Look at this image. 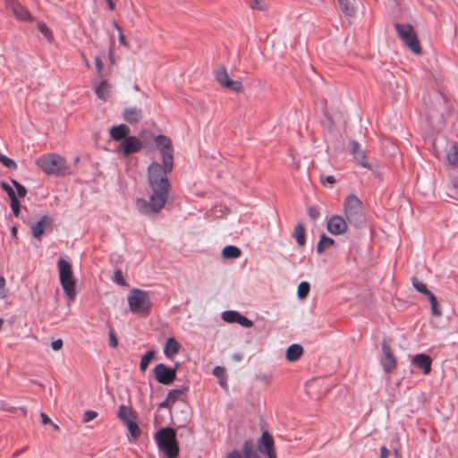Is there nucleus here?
<instances>
[{
    "mask_svg": "<svg viewBox=\"0 0 458 458\" xmlns=\"http://www.w3.org/2000/svg\"><path fill=\"white\" fill-rule=\"evenodd\" d=\"M174 162L170 166L166 161L162 164L152 162L148 167V183L151 190L149 200L138 199L136 208L142 215H150L159 212L165 205L170 188L167 174L173 171Z\"/></svg>",
    "mask_w": 458,
    "mask_h": 458,
    "instance_id": "obj_1",
    "label": "nucleus"
},
{
    "mask_svg": "<svg viewBox=\"0 0 458 458\" xmlns=\"http://www.w3.org/2000/svg\"><path fill=\"white\" fill-rule=\"evenodd\" d=\"M156 442L167 458H176L179 454V446L176 439V432L172 428H164L158 430L155 436Z\"/></svg>",
    "mask_w": 458,
    "mask_h": 458,
    "instance_id": "obj_2",
    "label": "nucleus"
},
{
    "mask_svg": "<svg viewBox=\"0 0 458 458\" xmlns=\"http://www.w3.org/2000/svg\"><path fill=\"white\" fill-rule=\"evenodd\" d=\"M59 280L64 292L70 301L76 296V279L73 276L72 265L69 261L60 259L57 261Z\"/></svg>",
    "mask_w": 458,
    "mask_h": 458,
    "instance_id": "obj_3",
    "label": "nucleus"
},
{
    "mask_svg": "<svg viewBox=\"0 0 458 458\" xmlns=\"http://www.w3.org/2000/svg\"><path fill=\"white\" fill-rule=\"evenodd\" d=\"M127 301L129 310L133 314L148 313L152 306L149 293L139 288H133L129 292Z\"/></svg>",
    "mask_w": 458,
    "mask_h": 458,
    "instance_id": "obj_4",
    "label": "nucleus"
},
{
    "mask_svg": "<svg viewBox=\"0 0 458 458\" xmlns=\"http://www.w3.org/2000/svg\"><path fill=\"white\" fill-rule=\"evenodd\" d=\"M344 212L350 224L360 226L364 220V212L362 203L356 195L350 194L345 198Z\"/></svg>",
    "mask_w": 458,
    "mask_h": 458,
    "instance_id": "obj_5",
    "label": "nucleus"
},
{
    "mask_svg": "<svg viewBox=\"0 0 458 458\" xmlns=\"http://www.w3.org/2000/svg\"><path fill=\"white\" fill-rule=\"evenodd\" d=\"M36 164L47 174H59L65 168L64 159L55 153L42 156Z\"/></svg>",
    "mask_w": 458,
    "mask_h": 458,
    "instance_id": "obj_6",
    "label": "nucleus"
},
{
    "mask_svg": "<svg viewBox=\"0 0 458 458\" xmlns=\"http://www.w3.org/2000/svg\"><path fill=\"white\" fill-rule=\"evenodd\" d=\"M395 30L400 37V38L403 41V43L414 53H420V46L416 36V33L413 30V27L411 24H400L396 23L394 25Z\"/></svg>",
    "mask_w": 458,
    "mask_h": 458,
    "instance_id": "obj_7",
    "label": "nucleus"
},
{
    "mask_svg": "<svg viewBox=\"0 0 458 458\" xmlns=\"http://www.w3.org/2000/svg\"><path fill=\"white\" fill-rule=\"evenodd\" d=\"M154 374L158 383L169 385L176 377V369H172L163 363H159L154 368Z\"/></svg>",
    "mask_w": 458,
    "mask_h": 458,
    "instance_id": "obj_8",
    "label": "nucleus"
},
{
    "mask_svg": "<svg viewBox=\"0 0 458 458\" xmlns=\"http://www.w3.org/2000/svg\"><path fill=\"white\" fill-rule=\"evenodd\" d=\"M216 81L223 87L230 89L233 91L239 92L242 90V83L239 81H233L229 78L228 72L224 66L216 69L215 72Z\"/></svg>",
    "mask_w": 458,
    "mask_h": 458,
    "instance_id": "obj_9",
    "label": "nucleus"
},
{
    "mask_svg": "<svg viewBox=\"0 0 458 458\" xmlns=\"http://www.w3.org/2000/svg\"><path fill=\"white\" fill-rule=\"evenodd\" d=\"M4 6L19 21H30L33 19L28 9L14 0H6Z\"/></svg>",
    "mask_w": 458,
    "mask_h": 458,
    "instance_id": "obj_10",
    "label": "nucleus"
},
{
    "mask_svg": "<svg viewBox=\"0 0 458 458\" xmlns=\"http://www.w3.org/2000/svg\"><path fill=\"white\" fill-rule=\"evenodd\" d=\"M155 143L160 150L163 161H166L170 166V162H174L171 140L165 135H158L155 138Z\"/></svg>",
    "mask_w": 458,
    "mask_h": 458,
    "instance_id": "obj_11",
    "label": "nucleus"
},
{
    "mask_svg": "<svg viewBox=\"0 0 458 458\" xmlns=\"http://www.w3.org/2000/svg\"><path fill=\"white\" fill-rule=\"evenodd\" d=\"M258 447L259 451L263 453L267 458L276 455L273 437L267 431L263 432L259 439Z\"/></svg>",
    "mask_w": 458,
    "mask_h": 458,
    "instance_id": "obj_12",
    "label": "nucleus"
},
{
    "mask_svg": "<svg viewBox=\"0 0 458 458\" xmlns=\"http://www.w3.org/2000/svg\"><path fill=\"white\" fill-rule=\"evenodd\" d=\"M222 319L227 323H237L243 327L250 328L253 322L235 310H226L221 315Z\"/></svg>",
    "mask_w": 458,
    "mask_h": 458,
    "instance_id": "obj_13",
    "label": "nucleus"
},
{
    "mask_svg": "<svg viewBox=\"0 0 458 458\" xmlns=\"http://www.w3.org/2000/svg\"><path fill=\"white\" fill-rule=\"evenodd\" d=\"M327 228L332 234L340 235L347 231V223L343 216L335 215L327 220Z\"/></svg>",
    "mask_w": 458,
    "mask_h": 458,
    "instance_id": "obj_14",
    "label": "nucleus"
},
{
    "mask_svg": "<svg viewBox=\"0 0 458 458\" xmlns=\"http://www.w3.org/2000/svg\"><path fill=\"white\" fill-rule=\"evenodd\" d=\"M350 150L354 161L358 165L367 169L372 168L371 165L368 162L366 158L365 150L360 148V144L356 140H352L350 142Z\"/></svg>",
    "mask_w": 458,
    "mask_h": 458,
    "instance_id": "obj_15",
    "label": "nucleus"
},
{
    "mask_svg": "<svg viewBox=\"0 0 458 458\" xmlns=\"http://www.w3.org/2000/svg\"><path fill=\"white\" fill-rule=\"evenodd\" d=\"M141 148V141L135 136H127L120 144L119 150L126 157Z\"/></svg>",
    "mask_w": 458,
    "mask_h": 458,
    "instance_id": "obj_16",
    "label": "nucleus"
},
{
    "mask_svg": "<svg viewBox=\"0 0 458 458\" xmlns=\"http://www.w3.org/2000/svg\"><path fill=\"white\" fill-rule=\"evenodd\" d=\"M383 359L381 360V365L386 373L393 371L396 368V360L388 344L384 342L382 344Z\"/></svg>",
    "mask_w": 458,
    "mask_h": 458,
    "instance_id": "obj_17",
    "label": "nucleus"
},
{
    "mask_svg": "<svg viewBox=\"0 0 458 458\" xmlns=\"http://www.w3.org/2000/svg\"><path fill=\"white\" fill-rule=\"evenodd\" d=\"M411 362L423 371V374L428 375L431 371L432 359L425 354L419 353L412 357Z\"/></svg>",
    "mask_w": 458,
    "mask_h": 458,
    "instance_id": "obj_18",
    "label": "nucleus"
},
{
    "mask_svg": "<svg viewBox=\"0 0 458 458\" xmlns=\"http://www.w3.org/2000/svg\"><path fill=\"white\" fill-rule=\"evenodd\" d=\"M51 225L52 219L47 216H43L39 221L30 226L33 237L40 240L46 229L49 228Z\"/></svg>",
    "mask_w": 458,
    "mask_h": 458,
    "instance_id": "obj_19",
    "label": "nucleus"
},
{
    "mask_svg": "<svg viewBox=\"0 0 458 458\" xmlns=\"http://www.w3.org/2000/svg\"><path fill=\"white\" fill-rule=\"evenodd\" d=\"M109 132H110L111 138L114 140H115V141L123 140L129 134L130 128L125 124H119L116 126H113L110 129Z\"/></svg>",
    "mask_w": 458,
    "mask_h": 458,
    "instance_id": "obj_20",
    "label": "nucleus"
},
{
    "mask_svg": "<svg viewBox=\"0 0 458 458\" xmlns=\"http://www.w3.org/2000/svg\"><path fill=\"white\" fill-rule=\"evenodd\" d=\"M123 118L130 123H136L142 118V111L137 107H128L123 111Z\"/></svg>",
    "mask_w": 458,
    "mask_h": 458,
    "instance_id": "obj_21",
    "label": "nucleus"
},
{
    "mask_svg": "<svg viewBox=\"0 0 458 458\" xmlns=\"http://www.w3.org/2000/svg\"><path fill=\"white\" fill-rule=\"evenodd\" d=\"M179 350H180V344L176 341V339L174 337H169L166 340L165 347H164V354L167 358H172L173 356H174L175 354L178 353Z\"/></svg>",
    "mask_w": 458,
    "mask_h": 458,
    "instance_id": "obj_22",
    "label": "nucleus"
},
{
    "mask_svg": "<svg viewBox=\"0 0 458 458\" xmlns=\"http://www.w3.org/2000/svg\"><path fill=\"white\" fill-rule=\"evenodd\" d=\"M242 455V458H261L259 454V450L255 447L253 442L250 440L244 442Z\"/></svg>",
    "mask_w": 458,
    "mask_h": 458,
    "instance_id": "obj_23",
    "label": "nucleus"
},
{
    "mask_svg": "<svg viewBox=\"0 0 458 458\" xmlns=\"http://www.w3.org/2000/svg\"><path fill=\"white\" fill-rule=\"evenodd\" d=\"M111 86L106 80H103L99 84L95 85V92L97 96L102 99L106 100L110 96Z\"/></svg>",
    "mask_w": 458,
    "mask_h": 458,
    "instance_id": "obj_24",
    "label": "nucleus"
},
{
    "mask_svg": "<svg viewBox=\"0 0 458 458\" xmlns=\"http://www.w3.org/2000/svg\"><path fill=\"white\" fill-rule=\"evenodd\" d=\"M117 416L123 423H126V421H131L133 420H136V415L132 409L124 404H122L119 407Z\"/></svg>",
    "mask_w": 458,
    "mask_h": 458,
    "instance_id": "obj_25",
    "label": "nucleus"
},
{
    "mask_svg": "<svg viewBox=\"0 0 458 458\" xmlns=\"http://www.w3.org/2000/svg\"><path fill=\"white\" fill-rule=\"evenodd\" d=\"M303 353V349L300 344L290 345L286 351V359L289 361L298 360Z\"/></svg>",
    "mask_w": 458,
    "mask_h": 458,
    "instance_id": "obj_26",
    "label": "nucleus"
},
{
    "mask_svg": "<svg viewBox=\"0 0 458 458\" xmlns=\"http://www.w3.org/2000/svg\"><path fill=\"white\" fill-rule=\"evenodd\" d=\"M242 254V250L233 245H227L222 250V257L225 259H238Z\"/></svg>",
    "mask_w": 458,
    "mask_h": 458,
    "instance_id": "obj_27",
    "label": "nucleus"
},
{
    "mask_svg": "<svg viewBox=\"0 0 458 458\" xmlns=\"http://www.w3.org/2000/svg\"><path fill=\"white\" fill-rule=\"evenodd\" d=\"M335 243L334 239L327 236L326 234H322L320 240L317 244V251L321 254L327 248L333 246Z\"/></svg>",
    "mask_w": 458,
    "mask_h": 458,
    "instance_id": "obj_28",
    "label": "nucleus"
},
{
    "mask_svg": "<svg viewBox=\"0 0 458 458\" xmlns=\"http://www.w3.org/2000/svg\"><path fill=\"white\" fill-rule=\"evenodd\" d=\"M446 158L450 164H458V144L454 143L450 146L446 153Z\"/></svg>",
    "mask_w": 458,
    "mask_h": 458,
    "instance_id": "obj_29",
    "label": "nucleus"
},
{
    "mask_svg": "<svg viewBox=\"0 0 458 458\" xmlns=\"http://www.w3.org/2000/svg\"><path fill=\"white\" fill-rule=\"evenodd\" d=\"M293 236L295 237L298 245L303 246L305 244V229L301 224H298L295 226Z\"/></svg>",
    "mask_w": 458,
    "mask_h": 458,
    "instance_id": "obj_30",
    "label": "nucleus"
},
{
    "mask_svg": "<svg viewBox=\"0 0 458 458\" xmlns=\"http://www.w3.org/2000/svg\"><path fill=\"white\" fill-rule=\"evenodd\" d=\"M155 352L154 351H148L145 352V354L141 357L140 362V369L141 371H145L147 368L148 367L149 362L154 358Z\"/></svg>",
    "mask_w": 458,
    "mask_h": 458,
    "instance_id": "obj_31",
    "label": "nucleus"
},
{
    "mask_svg": "<svg viewBox=\"0 0 458 458\" xmlns=\"http://www.w3.org/2000/svg\"><path fill=\"white\" fill-rule=\"evenodd\" d=\"M412 285L419 293H423L428 297H430V293H433L428 289L427 285L418 278H412Z\"/></svg>",
    "mask_w": 458,
    "mask_h": 458,
    "instance_id": "obj_32",
    "label": "nucleus"
},
{
    "mask_svg": "<svg viewBox=\"0 0 458 458\" xmlns=\"http://www.w3.org/2000/svg\"><path fill=\"white\" fill-rule=\"evenodd\" d=\"M310 290V285L308 282H306V281L301 282L298 285V290H297L298 298L301 300L305 299L308 296Z\"/></svg>",
    "mask_w": 458,
    "mask_h": 458,
    "instance_id": "obj_33",
    "label": "nucleus"
},
{
    "mask_svg": "<svg viewBox=\"0 0 458 458\" xmlns=\"http://www.w3.org/2000/svg\"><path fill=\"white\" fill-rule=\"evenodd\" d=\"M124 425L126 426L128 431L130 432L131 436L132 438H137L140 434V429L138 426V424L136 423L135 420H131V421H126V423H124Z\"/></svg>",
    "mask_w": 458,
    "mask_h": 458,
    "instance_id": "obj_34",
    "label": "nucleus"
},
{
    "mask_svg": "<svg viewBox=\"0 0 458 458\" xmlns=\"http://www.w3.org/2000/svg\"><path fill=\"white\" fill-rule=\"evenodd\" d=\"M428 300L430 302L432 313L437 317H440L442 315V311L437 306V301L434 293H430V297H428Z\"/></svg>",
    "mask_w": 458,
    "mask_h": 458,
    "instance_id": "obj_35",
    "label": "nucleus"
},
{
    "mask_svg": "<svg viewBox=\"0 0 458 458\" xmlns=\"http://www.w3.org/2000/svg\"><path fill=\"white\" fill-rule=\"evenodd\" d=\"M0 162L7 168L9 169H16L17 168V164L15 163L14 160H13L12 158H9L7 157H5L4 155L1 154L0 153Z\"/></svg>",
    "mask_w": 458,
    "mask_h": 458,
    "instance_id": "obj_36",
    "label": "nucleus"
},
{
    "mask_svg": "<svg viewBox=\"0 0 458 458\" xmlns=\"http://www.w3.org/2000/svg\"><path fill=\"white\" fill-rule=\"evenodd\" d=\"M38 29L48 41L52 40V38H53L52 31L45 23H43V22L38 23Z\"/></svg>",
    "mask_w": 458,
    "mask_h": 458,
    "instance_id": "obj_37",
    "label": "nucleus"
},
{
    "mask_svg": "<svg viewBox=\"0 0 458 458\" xmlns=\"http://www.w3.org/2000/svg\"><path fill=\"white\" fill-rule=\"evenodd\" d=\"M340 5L341 10L346 13L347 15H352L353 13V8L350 4L348 0H337Z\"/></svg>",
    "mask_w": 458,
    "mask_h": 458,
    "instance_id": "obj_38",
    "label": "nucleus"
},
{
    "mask_svg": "<svg viewBox=\"0 0 458 458\" xmlns=\"http://www.w3.org/2000/svg\"><path fill=\"white\" fill-rule=\"evenodd\" d=\"M249 5L251 9L259 11H263L267 7L265 0H249Z\"/></svg>",
    "mask_w": 458,
    "mask_h": 458,
    "instance_id": "obj_39",
    "label": "nucleus"
},
{
    "mask_svg": "<svg viewBox=\"0 0 458 458\" xmlns=\"http://www.w3.org/2000/svg\"><path fill=\"white\" fill-rule=\"evenodd\" d=\"M13 184L16 189V193L19 197H24L27 194L26 188L15 180H12Z\"/></svg>",
    "mask_w": 458,
    "mask_h": 458,
    "instance_id": "obj_40",
    "label": "nucleus"
},
{
    "mask_svg": "<svg viewBox=\"0 0 458 458\" xmlns=\"http://www.w3.org/2000/svg\"><path fill=\"white\" fill-rule=\"evenodd\" d=\"M10 200H11L12 211L15 216H18L20 214V207H21L20 201L18 200L17 198H12V199H10Z\"/></svg>",
    "mask_w": 458,
    "mask_h": 458,
    "instance_id": "obj_41",
    "label": "nucleus"
},
{
    "mask_svg": "<svg viewBox=\"0 0 458 458\" xmlns=\"http://www.w3.org/2000/svg\"><path fill=\"white\" fill-rule=\"evenodd\" d=\"M113 281L119 284V285H124L125 284V281L123 277V274L120 270H116L114 271V277H113Z\"/></svg>",
    "mask_w": 458,
    "mask_h": 458,
    "instance_id": "obj_42",
    "label": "nucleus"
},
{
    "mask_svg": "<svg viewBox=\"0 0 458 458\" xmlns=\"http://www.w3.org/2000/svg\"><path fill=\"white\" fill-rule=\"evenodd\" d=\"M108 337H109V346L111 348H116L118 345V340L117 337L114 332V330H109L108 332Z\"/></svg>",
    "mask_w": 458,
    "mask_h": 458,
    "instance_id": "obj_43",
    "label": "nucleus"
},
{
    "mask_svg": "<svg viewBox=\"0 0 458 458\" xmlns=\"http://www.w3.org/2000/svg\"><path fill=\"white\" fill-rule=\"evenodd\" d=\"M308 215L312 220H317L319 217L320 213L317 207H310L308 208Z\"/></svg>",
    "mask_w": 458,
    "mask_h": 458,
    "instance_id": "obj_44",
    "label": "nucleus"
},
{
    "mask_svg": "<svg viewBox=\"0 0 458 458\" xmlns=\"http://www.w3.org/2000/svg\"><path fill=\"white\" fill-rule=\"evenodd\" d=\"M7 293L5 279L4 276H0V299H4L7 296Z\"/></svg>",
    "mask_w": 458,
    "mask_h": 458,
    "instance_id": "obj_45",
    "label": "nucleus"
},
{
    "mask_svg": "<svg viewBox=\"0 0 458 458\" xmlns=\"http://www.w3.org/2000/svg\"><path fill=\"white\" fill-rule=\"evenodd\" d=\"M449 195H450V197L458 199V181L454 182L453 184L450 186Z\"/></svg>",
    "mask_w": 458,
    "mask_h": 458,
    "instance_id": "obj_46",
    "label": "nucleus"
},
{
    "mask_svg": "<svg viewBox=\"0 0 458 458\" xmlns=\"http://www.w3.org/2000/svg\"><path fill=\"white\" fill-rule=\"evenodd\" d=\"M2 188L6 191L10 199H12V198H17L13 189L8 183L2 182Z\"/></svg>",
    "mask_w": 458,
    "mask_h": 458,
    "instance_id": "obj_47",
    "label": "nucleus"
},
{
    "mask_svg": "<svg viewBox=\"0 0 458 458\" xmlns=\"http://www.w3.org/2000/svg\"><path fill=\"white\" fill-rule=\"evenodd\" d=\"M98 413L94 411H87L84 413V420L86 422L94 420L97 417Z\"/></svg>",
    "mask_w": 458,
    "mask_h": 458,
    "instance_id": "obj_48",
    "label": "nucleus"
},
{
    "mask_svg": "<svg viewBox=\"0 0 458 458\" xmlns=\"http://www.w3.org/2000/svg\"><path fill=\"white\" fill-rule=\"evenodd\" d=\"M213 374L217 377H224V374H225V369L224 368L220 367V366H216L214 369H213Z\"/></svg>",
    "mask_w": 458,
    "mask_h": 458,
    "instance_id": "obj_49",
    "label": "nucleus"
},
{
    "mask_svg": "<svg viewBox=\"0 0 458 458\" xmlns=\"http://www.w3.org/2000/svg\"><path fill=\"white\" fill-rule=\"evenodd\" d=\"M181 394V391L180 390H177V389H174V390H171L169 391L168 394H167V398L166 400L167 401H172V400H174L176 398V396L178 394Z\"/></svg>",
    "mask_w": 458,
    "mask_h": 458,
    "instance_id": "obj_50",
    "label": "nucleus"
},
{
    "mask_svg": "<svg viewBox=\"0 0 458 458\" xmlns=\"http://www.w3.org/2000/svg\"><path fill=\"white\" fill-rule=\"evenodd\" d=\"M63 346V341L61 339L55 340L51 343V347L54 351H58Z\"/></svg>",
    "mask_w": 458,
    "mask_h": 458,
    "instance_id": "obj_51",
    "label": "nucleus"
},
{
    "mask_svg": "<svg viewBox=\"0 0 458 458\" xmlns=\"http://www.w3.org/2000/svg\"><path fill=\"white\" fill-rule=\"evenodd\" d=\"M259 380L266 383V384H269L272 380V376L271 375H267V374H261L258 377Z\"/></svg>",
    "mask_w": 458,
    "mask_h": 458,
    "instance_id": "obj_52",
    "label": "nucleus"
},
{
    "mask_svg": "<svg viewBox=\"0 0 458 458\" xmlns=\"http://www.w3.org/2000/svg\"><path fill=\"white\" fill-rule=\"evenodd\" d=\"M321 182L323 184H325V183L334 184L335 182V179L333 175H327L326 177H321Z\"/></svg>",
    "mask_w": 458,
    "mask_h": 458,
    "instance_id": "obj_53",
    "label": "nucleus"
},
{
    "mask_svg": "<svg viewBox=\"0 0 458 458\" xmlns=\"http://www.w3.org/2000/svg\"><path fill=\"white\" fill-rule=\"evenodd\" d=\"M226 458H242V455L240 451L233 450L227 454Z\"/></svg>",
    "mask_w": 458,
    "mask_h": 458,
    "instance_id": "obj_54",
    "label": "nucleus"
},
{
    "mask_svg": "<svg viewBox=\"0 0 458 458\" xmlns=\"http://www.w3.org/2000/svg\"><path fill=\"white\" fill-rule=\"evenodd\" d=\"M40 417H41V422L43 425H47V424L52 423L51 419L46 413L41 412Z\"/></svg>",
    "mask_w": 458,
    "mask_h": 458,
    "instance_id": "obj_55",
    "label": "nucleus"
},
{
    "mask_svg": "<svg viewBox=\"0 0 458 458\" xmlns=\"http://www.w3.org/2000/svg\"><path fill=\"white\" fill-rule=\"evenodd\" d=\"M389 455V450L386 448V446L382 445L380 447V457L379 458H387Z\"/></svg>",
    "mask_w": 458,
    "mask_h": 458,
    "instance_id": "obj_56",
    "label": "nucleus"
},
{
    "mask_svg": "<svg viewBox=\"0 0 458 458\" xmlns=\"http://www.w3.org/2000/svg\"><path fill=\"white\" fill-rule=\"evenodd\" d=\"M95 65L98 72H100L102 70V60L99 56L95 57Z\"/></svg>",
    "mask_w": 458,
    "mask_h": 458,
    "instance_id": "obj_57",
    "label": "nucleus"
},
{
    "mask_svg": "<svg viewBox=\"0 0 458 458\" xmlns=\"http://www.w3.org/2000/svg\"><path fill=\"white\" fill-rule=\"evenodd\" d=\"M119 41H120V43H121L123 46H124V47H128V44H127V42H126V40H125V37H124V35H123V31H122V32H119Z\"/></svg>",
    "mask_w": 458,
    "mask_h": 458,
    "instance_id": "obj_58",
    "label": "nucleus"
},
{
    "mask_svg": "<svg viewBox=\"0 0 458 458\" xmlns=\"http://www.w3.org/2000/svg\"><path fill=\"white\" fill-rule=\"evenodd\" d=\"M106 3H107V5L109 7L110 10H114L115 8V4L113 2V0H106Z\"/></svg>",
    "mask_w": 458,
    "mask_h": 458,
    "instance_id": "obj_59",
    "label": "nucleus"
},
{
    "mask_svg": "<svg viewBox=\"0 0 458 458\" xmlns=\"http://www.w3.org/2000/svg\"><path fill=\"white\" fill-rule=\"evenodd\" d=\"M114 27L117 30L118 33L123 31L122 28L117 22H114Z\"/></svg>",
    "mask_w": 458,
    "mask_h": 458,
    "instance_id": "obj_60",
    "label": "nucleus"
},
{
    "mask_svg": "<svg viewBox=\"0 0 458 458\" xmlns=\"http://www.w3.org/2000/svg\"><path fill=\"white\" fill-rule=\"evenodd\" d=\"M233 358H234V360H242V355L237 353V354H234V355H233Z\"/></svg>",
    "mask_w": 458,
    "mask_h": 458,
    "instance_id": "obj_61",
    "label": "nucleus"
},
{
    "mask_svg": "<svg viewBox=\"0 0 458 458\" xmlns=\"http://www.w3.org/2000/svg\"><path fill=\"white\" fill-rule=\"evenodd\" d=\"M16 233H17V228H16L15 226H13V227H12V234H13V236H16Z\"/></svg>",
    "mask_w": 458,
    "mask_h": 458,
    "instance_id": "obj_62",
    "label": "nucleus"
},
{
    "mask_svg": "<svg viewBox=\"0 0 458 458\" xmlns=\"http://www.w3.org/2000/svg\"><path fill=\"white\" fill-rule=\"evenodd\" d=\"M51 425L53 426L54 429H55V430L59 429V427L56 424L52 422Z\"/></svg>",
    "mask_w": 458,
    "mask_h": 458,
    "instance_id": "obj_63",
    "label": "nucleus"
},
{
    "mask_svg": "<svg viewBox=\"0 0 458 458\" xmlns=\"http://www.w3.org/2000/svg\"><path fill=\"white\" fill-rule=\"evenodd\" d=\"M24 451H25V449L19 450V451H17V452L14 454V455H19L20 454H21V453H22V452H24Z\"/></svg>",
    "mask_w": 458,
    "mask_h": 458,
    "instance_id": "obj_64",
    "label": "nucleus"
}]
</instances>
